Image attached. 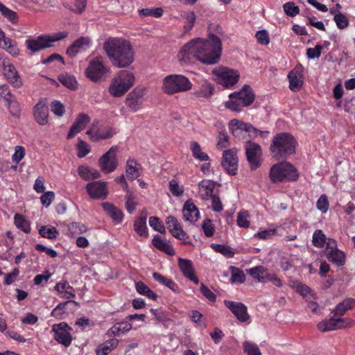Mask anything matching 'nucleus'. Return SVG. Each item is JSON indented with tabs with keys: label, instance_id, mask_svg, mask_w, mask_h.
Here are the masks:
<instances>
[{
	"label": "nucleus",
	"instance_id": "1",
	"mask_svg": "<svg viewBox=\"0 0 355 355\" xmlns=\"http://www.w3.org/2000/svg\"><path fill=\"white\" fill-rule=\"evenodd\" d=\"M222 42L220 39L209 33L207 39L196 38L184 44L177 58L182 65L191 62L196 58L202 63L214 64L221 56Z\"/></svg>",
	"mask_w": 355,
	"mask_h": 355
},
{
	"label": "nucleus",
	"instance_id": "2",
	"mask_svg": "<svg viewBox=\"0 0 355 355\" xmlns=\"http://www.w3.org/2000/svg\"><path fill=\"white\" fill-rule=\"evenodd\" d=\"M107 57L114 67H129L135 58V53L130 42L121 38H110L103 44Z\"/></svg>",
	"mask_w": 355,
	"mask_h": 355
},
{
	"label": "nucleus",
	"instance_id": "3",
	"mask_svg": "<svg viewBox=\"0 0 355 355\" xmlns=\"http://www.w3.org/2000/svg\"><path fill=\"white\" fill-rule=\"evenodd\" d=\"M135 80V78L132 72L121 70L112 80L109 92L114 97L122 96L133 86Z\"/></svg>",
	"mask_w": 355,
	"mask_h": 355
},
{
	"label": "nucleus",
	"instance_id": "4",
	"mask_svg": "<svg viewBox=\"0 0 355 355\" xmlns=\"http://www.w3.org/2000/svg\"><path fill=\"white\" fill-rule=\"evenodd\" d=\"M296 141L288 133L277 135L270 145V150L274 157H284L295 152Z\"/></svg>",
	"mask_w": 355,
	"mask_h": 355
},
{
	"label": "nucleus",
	"instance_id": "5",
	"mask_svg": "<svg viewBox=\"0 0 355 355\" xmlns=\"http://www.w3.org/2000/svg\"><path fill=\"white\" fill-rule=\"evenodd\" d=\"M299 176L297 169L289 162H281L273 165L270 171L272 182L295 181Z\"/></svg>",
	"mask_w": 355,
	"mask_h": 355
},
{
	"label": "nucleus",
	"instance_id": "6",
	"mask_svg": "<svg viewBox=\"0 0 355 355\" xmlns=\"http://www.w3.org/2000/svg\"><path fill=\"white\" fill-rule=\"evenodd\" d=\"M191 87V82L182 75H169L165 77L163 81V90L168 94L184 92Z\"/></svg>",
	"mask_w": 355,
	"mask_h": 355
},
{
	"label": "nucleus",
	"instance_id": "7",
	"mask_svg": "<svg viewBox=\"0 0 355 355\" xmlns=\"http://www.w3.org/2000/svg\"><path fill=\"white\" fill-rule=\"evenodd\" d=\"M68 35L66 31L55 33L51 35H41L36 38L28 39L26 41L27 48L33 52H36L50 47L51 43L61 40Z\"/></svg>",
	"mask_w": 355,
	"mask_h": 355
},
{
	"label": "nucleus",
	"instance_id": "8",
	"mask_svg": "<svg viewBox=\"0 0 355 355\" xmlns=\"http://www.w3.org/2000/svg\"><path fill=\"white\" fill-rule=\"evenodd\" d=\"M109 73L110 69L105 65L101 56H97L92 59L85 69L86 76L93 82L99 81L106 77Z\"/></svg>",
	"mask_w": 355,
	"mask_h": 355
},
{
	"label": "nucleus",
	"instance_id": "9",
	"mask_svg": "<svg viewBox=\"0 0 355 355\" xmlns=\"http://www.w3.org/2000/svg\"><path fill=\"white\" fill-rule=\"evenodd\" d=\"M215 80L225 87L234 85L239 78V73L236 70L226 67H218L212 71Z\"/></svg>",
	"mask_w": 355,
	"mask_h": 355
},
{
	"label": "nucleus",
	"instance_id": "10",
	"mask_svg": "<svg viewBox=\"0 0 355 355\" xmlns=\"http://www.w3.org/2000/svg\"><path fill=\"white\" fill-rule=\"evenodd\" d=\"M1 73L4 78L15 88H20L23 82L14 64L8 58L1 60Z\"/></svg>",
	"mask_w": 355,
	"mask_h": 355
},
{
	"label": "nucleus",
	"instance_id": "11",
	"mask_svg": "<svg viewBox=\"0 0 355 355\" xmlns=\"http://www.w3.org/2000/svg\"><path fill=\"white\" fill-rule=\"evenodd\" d=\"M229 129L232 135L239 139L244 137L246 134L250 137H256L258 132L257 129L251 124L235 119L230 121Z\"/></svg>",
	"mask_w": 355,
	"mask_h": 355
},
{
	"label": "nucleus",
	"instance_id": "12",
	"mask_svg": "<svg viewBox=\"0 0 355 355\" xmlns=\"http://www.w3.org/2000/svg\"><path fill=\"white\" fill-rule=\"evenodd\" d=\"M247 160L252 170H256L261 165L262 150L261 146L254 142L248 141L245 145Z\"/></svg>",
	"mask_w": 355,
	"mask_h": 355
},
{
	"label": "nucleus",
	"instance_id": "13",
	"mask_svg": "<svg viewBox=\"0 0 355 355\" xmlns=\"http://www.w3.org/2000/svg\"><path fill=\"white\" fill-rule=\"evenodd\" d=\"M116 152L117 147L112 146L107 153L100 157L98 164L101 170L105 173H110L116 168L118 166Z\"/></svg>",
	"mask_w": 355,
	"mask_h": 355
},
{
	"label": "nucleus",
	"instance_id": "14",
	"mask_svg": "<svg viewBox=\"0 0 355 355\" xmlns=\"http://www.w3.org/2000/svg\"><path fill=\"white\" fill-rule=\"evenodd\" d=\"M146 94L144 87H136L130 92L125 99L126 106L132 111L137 112L141 109L144 102L145 101V96Z\"/></svg>",
	"mask_w": 355,
	"mask_h": 355
},
{
	"label": "nucleus",
	"instance_id": "15",
	"mask_svg": "<svg viewBox=\"0 0 355 355\" xmlns=\"http://www.w3.org/2000/svg\"><path fill=\"white\" fill-rule=\"evenodd\" d=\"M326 257L329 261L336 266H342L345 263V256L343 251L337 247V243L334 239H329L325 248Z\"/></svg>",
	"mask_w": 355,
	"mask_h": 355
},
{
	"label": "nucleus",
	"instance_id": "16",
	"mask_svg": "<svg viewBox=\"0 0 355 355\" xmlns=\"http://www.w3.org/2000/svg\"><path fill=\"white\" fill-rule=\"evenodd\" d=\"M52 331L54 332L55 339L60 344L68 347L71 343L72 338L70 333L71 327L66 322L53 324Z\"/></svg>",
	"mask_w": 355,
	"mask_h": 355
},
{
	"label": "nucleus",
	"instance_id": "17",
	"mask_svg": "<svg viewBox=\"0 0 355 355\" xmlns=\"http://www.w3.org/2000/svg\"><path fill=\"white\" fill-rule=\"evenodd\" d=\"M166 224L172 235L181 241L184 244H192L188 242L189 235L182 230L176 218L169 216L166 218Z\"/></svg>",
	"mask_w": 355,
	"mask_h": 355
},
{
	"label": "nucleus",
	"instance_id": "18",
	"mask_svg": "<svg viewBox=\"0 0 355 355\" xmlns=\"http://www.w3.org/2000/svg\"><path fill=\"white\" fill-rule=\"evenodd\" d=\"M107 183L102 181H94L87 184L86 191L94 199H105L107 196Z\"/></svg>",
	"mask_w": 355,
	"mask_h": 355
},
{
	"label": "nucleus",
	"instance_id": "19",
	"mask_svg": "<svg viewBox=\"0 0 355 355\" xmlns=\"http://www.w3.org/2000/svg\"><path fill=\"white\" fill-rule=\"evenodd\" d=\"M289 88L293 92L299 91L304 83L303 69L301 65L297 66L288 74Z\"/></svg>",
	"mask_w": 355,
	"mask_h": 355
},
{
	"label": "nucleus",
	"instance_id": "20",
	"mask_svg": "<svg viewBox=\"0 0 355 355\" xmlns=\"http://www.w3.org/2000/svg\"><path fill=\"white\" fill-rule=\"evenodd\" d=\"M222 165L230 175H235L238 169V157L233 150H227L223 153Z\"/></svg>",
	"mask_w": 355,
	"mask_h": 355
},
{
	"label": "nucleus",
	"instance_id": "21",
	"mask_svg": "<svg viewBox=\"0 0 355 355\" xmlns=\"http://www.w3.org/2000/svg\"><path fill=\"white\" fill-rule=\"evenodd\" d=\"M92 45L89 37H81L76 40L67 50V54L71 57L76 56L78 53L85 51Z\"/></svg>",
	"mask_w": 355,
	"mask_h": 355
},
{
	"label": "nucleus",
	"instance_id": "22",
	"mask_svg": "<svg viewBox=\"0 0 355 355\" xmlns=\"http://www.w3.org/2000/svg\"><path fill=\"white\" fill-rule=\"evenodd\" d=\"M33 116L37 123L41 125H46L48 123L49 107L44 100H40L35 105Z\"/></svg>",
	"mask_w": 355,
	"mask_h": 355
},
{
	"label": "nucleus",
	"instance_id": "23",
	"mask_svg": "<svg viewBox=\"0 0 355 355\" xmlns=\"http://www.w3.org/2000/svg\"><path fill=\"white\" fill-rule=\"evenodd\" d=\"M89 122L90 118L87 114L85 113L79 114L76 118L73 124L69 130V132L67 135V138L71 139L76 134L80 132L85 128Z\"/></svg>",
	"mask_w": 355,
	"mask_h": 355
},
{
	"label": "nucleus",
	"instance_id": "24",
	"mask_svg": "<svg viewBox=\"0 0 355 355\" xmlns=\"http://www.w3.org/2000/svg\"><path fill=\"white\" fill-rule=\"evenodd\" d=\"M225 304L231 310L239 321L246 322L249 319L247 307L243 304L232 301H225Z\"/></svg>",
	"mask_w": 355,
	"mask_h": 355
},
{
	"label": "nucleus",
	"instance_id": "25",
	"mask_svg": "<svg viewBox=\"0 0 355 355\" xmlns=\"http://www.w3.org/2000/svg\"><path fill=\"white\" fill-rule=\"evenodd\" d=\"M183 218L186 221L194 223L200 218V212L197 207L191 200H187L182 208Z\"/></svg>",
	"mask_w": 355,
	"mask_h": 355
},
{
	"label": "nucleus",
	"instance_id": "26",
	"mask_svg": "<svg viewBox=\"0 0 355 355\" xmlns=\"http://www.w3.org/2000/svg\"><path fill=\"white\" fill-rule=\"evenodd\" d=\"M178 266L187 278L196 284L199 283L198 277L194 274V268L190 260L180 258L178 259Z\"/></svg>",
	"mask_w": 355,
	"mask_h": 355
},
{
	"label": "nucleus",
	"instance_id": "27",
	"mask_svg": "<svg viewBox=\"0 0 355 355\" xmlns=\"http://www.w3.org/2000/svg\"><path fill=\"white\" fill-rule=\"evenodd\" d=\"M234 93L244 107L249 106L254 101V94L252 88L248 85H244L240 91Z\"/></svg>",
	"mask_w": 355,
	"mask_h": 355
},
{
	"label": "nucleus",
	"instance_id": "28",
	"mask_svg": "<svg viewBox=\"0 0 355 355\" xmlns=\"http://www.w3.org/2000/svg\"><path fill=\"white\" fill-rule=\"evenodd\" d=\"M246 272L253 279L257 280L260 283H266L267 277L269 274L268 269L263 266H257L246 269Z\"/></svg>",
	"mask_w": 355,
	"mask_h": 355
},
{
	"label": "nucleus",
	"instance_id": "29",
	"mask_svg": "<svg viewBox=\"0 0 355 355\" xmlns=\"http://www.w3.org/2000/svg\"><path fill=\"white\" fill-rule=\"evenodd\" d=\"M102 207L103 210L112 218L115 223L119 224L121 223L123 214L121 209L109 202H103Z\"/></svg>",
	"mask_w": 355,
	"mask_h": 355
},
{
	"label": "nucleus",
	"instance_id": "30",
	"mask_svg": "<svg viewBox=\"0 0 355 355\" xmlns=\"http://www.w3.org/2000/svg\"><path fill=\"white\" fill-rule=\"evenodd\" d=\"M147 215L145 211L140 213L139 216L135 220L134 223L135 231L141 236L147 237L148 235L146 226Z\"/></svg>",
	"mask_w": 355,
	"mask_h": 355
},
{
	"label": "nucleus",
	"instance_id": "31",
	"mask_svg": "<svg viewBox=\"0 0 355 355\" xmlns=\"http://www.w3.org/2000/svg\"><path fill=\"white\" fill-rule=\"evenodd\" d=\"M55 289L61 297L65 299H70L74 297L76 295L75 290L67 281L57 283Z\"/></svg>",
	"mask_w": 355,
	"mask_h": 355
},
{
	"label": "nucleus",
	"instance_id": "32",
	"mask_svg": "<svg viewBox=\"0 0 355 355\" xmlns=\"http://www.w3.org/2000/svg\"><path fill=\"white\" fill-rule=\"evenodd\" d=\"M291 286L294 290L299 293L306 300V301L317 298L316 295L309 287L300 282H293Z\"/></svg>",
	"mask_w": 355,
	"mask_h": 355
},
{
	"label": "nucleus",
	"instance_id": "33",
	"mask_svg": "<svg viewBox=\"0 0 355 355\" xmlns=\"http://www.w3.org/2000/svg\"><path fill=\"white\" fill-rule=\"evenodd\" d=\"M215 184L213 181L204 180L199 183V194L202 199L212 197Z\"/></svg>",
	"mask_w": 355,
	"mask_h": 355
},
{
	"label": "nucleus",
	"instance_id": "34",
	"mask_svg": "<svg viewBox=\"0 0 355 355\" xmlns=\"http://www.w3.org/2000/svg\"><path fill=\"white\" fill-rule=\"evenodd\" d=\"M354 307H355V299L348 297L345 299L343 302L338 304L335 309H334L333 313L336 315L342 316L348 310L352 309Z\"/></svg>",
	"mask_w": 355,
	"mask_h": 355
},
{
	"label": "nucleus",
	"instance_id": "35",
	"mask_svg": "<svg viewBox=\"0 0 355 355\" xmlns=\"http://www.w3.org/2000/svg\"><path fill=\"white\" fill-rule=\"evenodd\" d=\"M78 175L84 180L97 179L101 177L99 171L88 166L81 165L78 168Z\"/></svg>",
	"mask_w": 355,
	"mask_h": 355
},
{
	"label": "nucleus",
	"instance_id": "36",
	"mask_svg": "<svg viewBox=\"0 0 355 355\" xmlns=\"http://www.w3.org/2000/svg\"><path fill=\"white\" fill-rule=\"evenodd\" d=\"M153 245L168 254L173 255L175 252L169 242L166 239H162L158 235L154 236L152 241Z\"/></svg>",
	"mask_w": 355,
	"mask_h": 355
},
{
	"label": "nucleus",
	"instance_id": "37",
	"mask_svg": "<svg viewBox=\"0 0 355 355\" xmlns=\"http://www.w3.org/2000/svg\"><path fill=\"white\" fill-rule=\"evenodd\" d=\"M132 329V324L128 322L123 321L114 324L109 330L108 334L120 336Z\"/></svg>",
	"mask_w": 355,
	"mask_h": 355
},
{
	"label": "nucleus",
	"instance_id": "38",
	"mask_svg": "<svg viewBox=\"0 0 355 355\" xmlns=\"http://www.w3.org/2000/svg\"><path fill=\"white\" fill-rule=\"evenodd\" d=\"M153 277L159 283L166 286L175 293H179L180 289L178 284L171 279H168L158 272H153Z\"/></svg>",
	"mask_w": 355,
	"mask_h": 355
},
{
	"label": "nucleus",
	"instance_id": "39",
	"mask_svg": "<svg viewBox=\"0 0 355 355\" xmlns=\"http://www.w3.org/2000/svg\"><path fill=\"white\" fill-rule=\"evenodd\" d=\"M182 22L184 24V30L185 32L189 31L194 26L196 16L193 11H184L180 15Z\"/></svg>",
	"mask_w": 355,
	"mask_h": 355
},
{
	"label": "nucleus",
	"instance_id": "40",
	"mask_svg": "<svg viewBox=\"0 0 355 355\" xmlns=\"http://www.w3.org/2000/svg\"><path fill=\"white\" fill-rule=\"evenodd\" d=\"M139 164L135 160L129 159L126 163V174L129 179L135 180L140 175Z\"/></svg>",
	"mask_w": 355,
	"mask_h": 355
},
{
	"label": "nucleus",
	"instance_id": "41",
	"mask_svg": "<svg viewBox=\"0 0 355 355\" xmlns=\"http://www.w3.org/2000/svg\"><path fill=\"white\" fill-rule=\"evenodd\" d=\"M119 340L116 338H112L101 345L96 349V355H107L109 352L116 348Z\"/></svg>",
	"mask_w": 355,
	"mask_h": 355
},
{
	"label": "nucleus",
	"instance_id": "42",
	"mask_svg": "<svg viewBox=\"0 0 355 355\" xmlns=\"http://www.w3.org/2000/svg\"><path fill=\"white\" fill-rule=\"evenodd\" d=\"M190 149L192 153V156L196 159H198L201 162L209 160V157L206 153L202 150L201 147L198 142L191 141L190 144Z\"/></svg>",
	"mask_w": 355,
	"mask_h": 355
},
{
	"label": "nucleus",
	"instance_id": "43",
	"mask_svg": "<svg viewBox=\"0 0 355 355\" xmlns=\"http://www.w3.org/2000/svg\"><path fill=\"white\" fill-rule=\"evenodd\" d=\"M329 239L321 230H317L313 234L312 243L315 247L322 248L327 247Z\"/></svg>",
	"mask_w": 355,
	"mask_h": 355
},
{
	"label": "nucleus",
	"instance_id": "44",
	"mask_svg": "<svg viewBox=\"0 0 355 355\" xmlns=\"http://www.w3.org/2000/svg\"><path fill=\"white\" fill-rule=\"evenodd\" d=\"M229 101L225 103L226 108L234 112H241L242 108L244 107L234 92L229 95Z\"/></svg>",
	"mask_w": 355,
	"mask_h": 355
},
{
	"label": "nucleus",
	"instance_id": "45",
	"mask_svg": "<svg viewBox=\"0 0 355 355\" xmlns=\"http://www.w3.org/2000/svg\"><path fill=\"white\" fill-rule=\"evenodd\" d=\"M336 320L335 315L329 319H326L318 324V329L322 332L336 330Z\"/></svg>",
	"mask_w": 355,
	"mask_h": 355
},
{
	"label": "nucleus",
	"instance_id": "46",
	"mask_svg": "<svg viewBox=\"0 0 355 355\" xmlns=\"http://www.w3.org/2000/svg\"><path fill=\"white\" fill-rule=\"evenodd\" d=\"M250 215L246 210L242 209L237 214L236 223L239 227L248 228L250 225Z\"/></svg>",
	"mask_w": 355,
	"mask_h": 355
},
{
	"label": "nucleus",
	"instance_id": "47",
	"mask_svg": "<svg viewBox=\"0 0 355 355\" xmlns=\"http://www.w3.org/2000/svg\"><path fill=\"white\" fill-rule=\"evenodd\" d=\"M67 234L70 236H73L76 234H83L87 232V227L85 225L79 223H71L68 225Z\"/></svg>",
	"mask_w": 355,
	"mask_h": 355
},
{
	"label": "nucleus",
	"instance_id": "48",
	"mask_svg": "<svg viewBox=\"0 0 355 355\" xmlns=\"http://www.w3.org/2000/svg\"><path fill=\"white\" fill-rule=\"evenodd\" d=\"M136 290L139 294L145 295L149 299L155 300L157 298V295L143 282L136 283Z\"/></svg>",
	"mask_w": 355,
	"mask_h": 355
},
{
	"label": "nucleus",
	"instance_id": "49",
	"mask_svg": "<svg viewBox=\"0 0 355 355\" xmlns=\"http://www.w3.org/2000/svg\"><path fill=\"white\" fill-rule=\"evenodd\" d=\"M14 222L17 227L23 232L26 233L30 232L31 228L29 223L21 214H16L14 216Z\"/></svg>",
	"mask_w": 355,
	"mask_h": 355
},
{
	"label": "nucleus",
	"instance_id": "50",
	"mask_svg": "<svg viewBox=\"0 0 355 355\" xmlns=\"http://www.w3.org/2000/svg\"><path fill=\"white\" fill-rule=\"evenodd\" d=\"M211 247L215 252L220 253L226 258H232L234 256L235 253L230 246L213 243Z\"/></svg>",
	"mask_w": 355,
	"mask_h": 355
},
{
	"label": "nucleus",
	"instance_id": "51",
	"mask_svg": "<svg viewBox=\"0 0 355 355\" xmlns=\"http://www.w3.org/2000/svg\"><path fill=\"white\" fill-rule=\"evenodd\" d=\"M232 272L231 282L232 283L242 284L245 281V275L242 270L235 266H230Z\"/></svg>",
	"mask_w": 355,
	"mask_h": 355
},
{
	"label": "nucleus",
	"instance_id": "52",
	"mask_svg": "<svg viewBox=\"0 0 355 355\" xmlns=\"http://www.w3.org/2000/svg\"><path fill=\"white\" fill-rule=\"evenodd\" d=\"M40 234L49 239H55L58 235L57 230L52 226H42L39 230Z\"/></svg>",
	"mask_w": 355,
	"mask_h": 355
},
{
	"label": "nucleus",
	"instance_id": "53",
	"mask_svg": "<svg viewBox=\"0 0 355 355\" xmlns=\"http://www.w3.org/2000/svg\"><path fill=\"white\" fill-rule=\"evenodd\" d=\"M6 103V106L12 116L18 118L21 113V109L19 103L13 97L8 99Z\"/></svg>",
	"mask_w": 355,
	"mask_h": 355
},
{
	"label": "nucleus",
	"instance_id": "54",
	"mask_svg": "<svg viewBox=\"0 0 355 355\" xmlns=\"http://www.w3.org/2000/svg\"><path fill=\"white\" fill-rule=\"evenodd\" d=\"M0 12L1 15L7 18L11 23L15 24L17 21V13L6 7L2 3L0 2Z\"/></svg>",
	"mask_w": 355,
	"mask_h": 355
},
{
	"label": "nucleus",
	"instance_id": "55",
	"mask_svg": "<svg viewBox=\"0 0 355 355\" xmlns=\"http://www.w3.org/2000/svg\"><path fill=\"white\" fill-rule=\"evenodd\" d=\"M59 80L62 84H63L67 87L74 89L76 88L78 83L76 78L71 75L62 74L59 77Z\"/></svg>",
	"mask_w": 355,
	"mask_h": 355
},
{
	"label": "nucleus",
	"instance_id": "56",
	"mask_svg": "<svg viewBox=\"0 0 355 355\" xmlns=\"http://www.w3.org/2000/svg\"><path fill=\"white\" fill-rule=\"evenodd\" d=\"M334 21H335L337 28L341 30L347 28L349 24L347 17L342 12H338L336 14V16L334 17Z\"/></svg>",
	"mask_w": 355,
	"mask_h": 355
},
{
	"label": "nucleus",
	"instance_id": "57",
	"mask_svg": "<svg viewBox=\"0 0 355 355\" xmlns=\"http://www.w3.org/2000/svg\"><path fill=\"white\" fill-rule=\"evenodd\" d=\"M336 329H345L351 327L354 324V320L349 318H340L339 315H336Z\"/></svg>",
	"mask_w": 355,
	"mask_h": 355
},
{
	"label": "nucleus",
	"instance_id": "58",
	"mask_svg": "<svg viewBox=\"0 0 355 355\" xmlns=\"http://www.w3.org/2000/svg\"><path fill=\"white\" fill-rule=\"evenodd\" d=\"M244 352L248 355H261L258 346L250 341H245L243 343Z\"/></svg>",
	"mask_w": 355,
	"mask_h": 355
},
{
	"label": "nucleus",
	"instance_id": "59",
	"mask_svg": "<svg viewBox=\"0 0 355 355\" xmlns=\"http://www.w3.org/2000/svg\"><path fill=\"white\" fill-rule=\"evenodd\" d=\"M149 225L155 231L163 234L165 232V227L158 217L151 216L149 218Z\"/></svg>",
	"mask_w": 355,
	"mask_h": 355
},
{
	"label": "nucleus",
	"instance_id": "60",
	"mask_svg": "<svg viewBox=\"0 0 355 355\" xmlns=\"http://www.w3.org/2000/svg\"><path fill=\"white\" fill-rule=\"evenodd\" d=\"M169 190L173 196L178 197L183 194L184 187L180 185L175 180H171L169 182Z\"/></svg>",
	"mask_w": 355,
	"mask_h": 355
},
{
	"label": "nucleus",
	"instance_id": "61",
	"mask_svg": "<svg viewBox=\"0 0 355 355\" xmlns=\"http://www.w3.org/2000/svg\"><path fill=\"white\" fill-rule=\"evenodd\" d=\"M276 229H268V230H261L258 232L254 234V238H258L259 239L266 240L271 239L276 234Z\"/></svg>",
	"mask_w": 355,
	"mask_h": 355
},
{
	"label": "nucleus",
	"instance_id": "62",
	"mask_svg": "<svg viewBox=\"0 0 355 355\" xmlns=\"http://www.w3.org/2000/svg\"><path fill=\"white\" fill-rule=\"evenodd\" d=\"M77 150V156L80 158L84 157L90 152V146L85 141L78 139Z\"/></svg>",
	"mask_w": 355,
	"mask_h": 355
},
{
	"label": "nucleus",
	"instance_id": "63",
	"mask_svg": "<svg viewBox=\"0 0 355 355\" xmlns=\"http://www.w3.org/2000/svg\"><path fill=\"white\" fill-rule=\"evenodd\" d=\"M283 9L285 13L291 17L296 16L300 12L299 7L295 6L293 2H287L284 3Z\"/></svg>",
	"mask_w": 355,
	"mask_h": 355
},
{
	"label": "nucleus",
	"instance_id": "64",
	"mask_svg": "<svg viewBox=\"0 0 355 355\" xmlns=\"http://www.w3.org/2000/svg\"><path fill=\"white\" fill-rule=\"evenodd\" d=\"M214 87L211 84L205 83L202 85L200 89L196 92L200 97H209L213 94Z\"/></svg>",
	"mask_w": 355,
	"mask_h": 355
}]
</instances>
